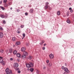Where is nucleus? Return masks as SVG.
Segmentation results:
<instances>
[{"label":"nucleus","instance_id":"obj_1","mask_svg":"<svg viewBox=\"0 0 74 74\" xmlns=\"http://www.w3.org/2000/svg\"><path fill=\"white\" fill-rule=\"evenodd\" d=\"M34 64L33 63L29 62V64H26V66L28 68H30V67H33Z\"/></svg>","mask_w":74,"mask_h":74},{"label":"nucleus","instance_id":"obj_2","mask_svg":"<svg viewBox=\"0 0 74 74\" xmlns=\"http://www.w3.org/2000/svg\"><path fill=\"white\" fill-rule=\"evenodd\" d=\"M5 71L6 74H12V71H11V70H9V69L8 68H7L6 69Z\"/></svg>","mask_w":74,"mask_h":74},{"label":"nucleus","instance_id":"obj_3","mask_svg":"<svg viewBox=\"0 0 74 74\" xmlns=\"http://www.w3.org/2000/svg\"><path fill=\"white\" fill-rule=\"evenodd\" d=\"M62 69H64L65 71V72H66V73H69V70H68V69L67 68L64 67V66H62Z\"/></svg>","mask_w":74,"mask_h":74},{"label":"nucleus","instance_id":"obj_4","mask_svg":"<svg viewBox=\"0 0 74 74\" xmlns=\"http://www.w3.org/2000/svg\"><path fill=\"white\" fill-rule=\"evenodd\" d=\"M21 58L23 59H25L26 58V56L24 55V54H23L21 55Z\"/></svg>","mask_w":74,"mask_h":74},{"label":"nucleus","instance_id":"obj_5","mask_svg":"<svg viewBox=\"0 0 74 74\" xmlns=\"http://www.w3.org/2000/svg\"><path fill=\"white\" fill-rule=\"evenodd\" d=\"M26 50V48L25 47H22L21 49V51L22 52H24Z\"/></svg>","mask_w":74,"mask_h":74},{"label":"nucleus","instance_id":"obj_6","mask_svg":"<svg viewBox=\"0 0 74 74\" xmlns=\"http://www.w3.org/2000/svg\"><path fill=\"white\" fill-rule=\"evenodd\" d=\"M46 4V5L45 6V10H46V9L47 8V7H48V4H49V3H48V2H47L46 3H45Z\"/></svg>","mask_w":74,"mask_h":74},{"label":"nucleus","instance_id":"obj_7","mask_svg":"<svg viewBox=\"0 0 74 74\" xmlns=\"http://www.w3.org/2000/svg\"><path fill=\"white\" fill-rule=\"evenodd\" d=\"M23 53V55H25L26 56H28V53L26 51H25Z\"/></svg>","mask_w":74,"mask_h":74},{"label":"nucleus","instance_id":"obj_8","mask_svg":"<svg viewBox=\"0 0 74 74\" xmlns=\"http://www.w3.org/2000/svg\"><path fill=\"white\" fill-rule=\"evenodd\" d=\"M0 16L2 18H5V16L4 14H1L0 15Z\"/></svg>","mask_w":74,"mask_h":74},{"label":"nucleus","instance_id":"obj_9","mask_svg":"<svg viewBox=\"0 0 74 74\" xmlns=\"http://www.w3.org/2000/svg\"><path fill=\"white\" fill-rule=\"evenodd\" d=\"M3 36H4L2 32L0 33V38H3Z\"/></svg>","mask_w":74,"mask_h":74},{"label":"nucleus","instance_id":"obj_10","mask_svg":"<svg viewBox=\"0 0 74 74\" xmlns=\"http://www.w3.org/2000/svg\"><path fill=\"white\" fill-rule=\"evenodd\" d=\"M3 61V57H0V63H2Z\"/></svg>","mask_w":74,"mask_h":74},{"label":"nucleus","instance_id":"obj_11","mask_svg":"<svg viewBox=\"0 0 74 74\" xmlns=\"http://www.w3.org/2000/svg\"><path fill=\"white\" fill-rule=\"evenodd\" d=\"M49 57L50 59H53L54 57L53 55V54H51L50 55Z\"/></svg>","mask_w":74,"mask_h":74},{"label":"nucleus","instance_id":"obj_12","mask_svg":"<svg viewBox=\"0 0 74 74\" xmlns=\"http://www.w3.org/2000/svg\"><path fill=\"white\" fill-rule=\"evenodd\" d=\"M20 44H21V42H17L16 43V45L17 46L18 45H20Z\"/></svg>","mask_w":74,"mask_h":74},{"label":"nucleus","instance_id":"obj_13","mask_svg":"<svg viewBox=\"0 0 74 74\" xmlns=\"http://www.w3.org/2000/svg\"><path fill=\"white\" fill-rule=\"evenodd\" d=\"M14 67H18V63H15L14 64Z\"/></svg>","mask_w":74,"mask_h":74},{"label":"nucleus","instance_id":"obj_14","mask_svg":"<svg viewBox=\"0 0 74 74\" xmlns=\"http://www.w3.org/2000/svg\"><path fill=\"white\" fill-rule=\"evenodd\" d=\"M16 38L15 37H14L12 38V40L13 41H15L16 40Z\"/></svg>","mask_w":74,"mask_h":74},{"label":"nucleus","instance_id":"obj_15","mask_svg":"<svg viewBox=\"0 0 74 74\" xmlns=\"http://www.w3.org/2000/svg\"><path fill=\"white\" fill-rule=\"evenodd\" d=\"M1 63V64H2V65H3V66H4L5 65V62L4 61H3V62H2Z\"/></svg>","mask_w":74,"mask_h":74},{"label":"nucleus","instance_id":"obj_16","mask_svg":"<svg viewBox=\"0 0 74 74\" xmlns=\"http://www.w3.org/2000/svg\"><path fill=\"white\" fill-rule=\"evenodd\" d=\"M47 8H48L49 10H51L52 9V8L50 7L49 6V5L47 6Z\"/></svg>","mask_w":74,"mask_h":74},{"label":"nucleus","instance_id":"obj_17","mask_svg":"<svg viewBox=\"0 0 74 74\" xmlns=\"http://www.w3.org/2000/svg\"><path fill=\"white\" fill-rule=\"evenodd\" d=\"M29 12H31V13H33V9H31L30 10Z\"/></svg>","mask_w":74,"mask_h":74},{"label":"nucleus","instance_id":"obj_18","mask_svg":"<svg viewBox=\"0 0 74 74\" xmlns=\"http://www.w3.org/2000/svg\"><path fill=\"white\" fill-rule=\"evenodd\" d=\"M16 56L17 57L19 58L21 56V54H20V53H17L16 54Z\"/></svg>","mask_w":74,"mask_h":74},{"label":"nucleus","instance_id":"obj_19","mask_svg":"<svg viewBox=\"0 0 74 74\" xmlns=\"http://www.w3.org/2000/svg\"><path fill=\"white\" fill-rule=\"evenodd\" d=\"M29 59H32V58H33V56H29Z\"/></svg>","mask_w":74,"mask_h":74},{"label":"nucleus","instance_id":"obj_20","mask_svg":"<svg viewBox=\"0 0 74 74\" xmlns=\"http://www.w3.org/2000/svg\"><path fill=\"white\" fill-rule=\"evenodd\" d=\"M9 5H8V4H5V7H8Z\"/></svg>","mask_w":74,"mask_h":74},{"label":"nucleus","instance_id":"obj_21","mask_svg":"<svg viewBox=\"0 0 74 74\" xmlns=\"http://www.w3.org/2000/svg\"><path fill=\"white\" fill-rule=\"evenodd\" d=\"M51 66H52V63H51V62H50L49 65V66L51 67Z\"/></svg>","mask_w":74,"mask_h":74},{"label":"nucleus","instance_id":"obj_22","mask_svg":"<svg viewBox=\"0 0 74 74\" xmlns=\"http://www.w3.org/2000/svg\"><path fill=\"white\" fill-rule=\"evenodd\" d=\"M57 14L58 15H60V11H58L57 12Z\"/></svg>","mask_w":74,"mask_h":74},{"label":"nucleus","instance_id":"obj_23","mask_svg":"<svg viewBox=\"0 0 74 74\" xmlns=\"http://www.w3.org/2000/svg\"><path fill=\"white\" fill-rule=\"evenodd\" d=\"M67 22L68 23H70V22H71V21H70L69 20H67Z\"/></svg>","mask_w":74,"mask_h":74},{"label":"nucleus","instance_id":"obj_24","mask_svg":"<svg viewBox=\"0 0 74 74\" xmlns=\"http://www.w3.org/2000/svg\"><path fill=\"white\" fill-rule=\"evenodd\" d=\"M0 8H1V9H2L3 10H4L5 9V8H4L2 6H0Z\"/></svg>","mask_w":74,"mask_h":74},{"label":"nucleus","instance_id":"obj_25","mask_svg":"<svg viewBox=\"0 0 74 74\" xmlns=\"http://www.w3.org/2000/svg\"><path fill=\"white\" fill-rule=\"evenodd\" d=\"M16 52H17V51H16V50H15L14 51V55H15V54H16Z\"/></svg>","mask_w":74,"mask_h":74},{"label":"nucleus","instance_id":"obj_26","mask_svg":"<svg viewBox=\"0 0 74 74\" xmlns=\"http://www.w3.org/2000/svg\"><path fill=\"white\" fill-rule=\"evenodd\" d=\"M12 49H9V52L10 53H12Z\"/></svg>","mask_w":74,"mask_h":74},{"label":"nucleus","instance_id":"obj_27","mask_svg":"<svg viewBox=\"0 0 74 74\" xmlns=\"http://www.w3.org/2000/svg\"><path fill=\"white\" fill-rule=\"evenodd\" d=\"M1 53H3V52H4V50L2 49H1L0 51Z\"/></svg>","mask_w":74,"mask_h":74},{"label":"nucleus","instance_id":"obj_28","mask_svg":"<svg viewBox=\"0 0 74 74\" xmlns=\"http://www.w3.org/2000/svg\"><path fill=\"white\" fill-rule=\"evenodd\" d=\"M6 23V22H5V20L3 21V24H5Z\"/></svg>","mask_w":74,"mask_h":74},{"label":"nucleus","instance_id":"obj_29","mask_svg":"<svg viewBox=\"0 0 74 74\" xmlns=\"http://www.w3.org/2000/svg\"><path fill=\"white\" fill-rule=\"evenodd\" d=\"M34 69L33 68L31 69H30V71H31V72H32V71H33Z\"/></svg>","mask_w":74,"mask_h":74},{"label":"nucleus","instance_id":"obj_30","mask_svg":"<svg viewBox=\"0 0 74 74\" xmlns=\"http://www.w3.org/2000/svg\"><path fill=\"white\" fill-rule=\"evenodd\" d=\"M0 29L1 30H2V31L3 30V28L1 27H0Z\"/></svg>","mask_w":74,"mask_h":74},{"label":"nucleus","instance_id":"obj_31","mask_svg":"<svg viewBox=\"0 0 74 74\" xmlns=\"http://www.w3.org/2000/svg\"><path fill=\"white\" fill-rule=\"evenodd\" d=\"M7 1V0H4L3 1V3H6Z\"/></svg>","mask_w":74,"mask_h":74},{"label":"nucleus","instance_id":"obj_32","mask_svg":"<svg viewBox=\"0 0 74 74\" xmlns=\"http://www.w3.org/2000/svg\"><path fill=\"white\" fill-rule=\"evenodd\" d=\"M23 38H24L25 37V34H23Z\"/></svg>","mask_w":74,"mask_h":74},{"label":"nucleus","instance_id":"obj_33","mask_svg":"<svg viewBox=\"0 0 74 74\" xmlns=\"http://www.w3.org/2000/svg\"><path fill=\"white\" fill-rule=\"evenodd\" d=\"M8 4V5H11V3L10 2Z\"/></svg>","mask_w":74,"mask_h":74},{"label":"nucleus","instance_id":"obj_34","mask_svg":"<svg viewBox=\"0 0 74 74\" xmlns=\"http://www.w3.org/2000/svg\"><path fill=\"white\" fill-rule=\"evenodd\" d=\"M36 73L37 74H39V71L38 70H37Z\"/></svg>","mask_w":74,"mask_h":74},{"label":"nucleus","instance_id":"obj_35","mask_svg":"<svg viewBox=\"0 0 74 74\" xmlns=\"http://www.w3.org/2000/svg\"><path fill=\"white\" fill-rule=\"evenodd\" d=\"M20 31H17V33H20Z\"/></svg>","mask_w":74,"mask_h":74},{"label":"nucleus","instance_id":"obj_36","mask_svg":"<svg viewBox=\"0 0 74 74\" xmlns=\"http://www.w3.org/2000/svg\"><path fill=\"white\" fill-rule=\"evenodd\" d=\"M16 11L17 12H19V11H20V10L19 9H17Z\"/></svg>","mask_w":74,"mask_h":74},{"label":"nucleus","instance_id":"obj_37","mask_svg":"<svg viewBox=\"0 0 74 74\" xmlns=\"http://www.w3.org/2000/svg\"><path fill=\"white\" fill-rule=\"evenodd\" d=\"M42 44H44V42H45V41H44V40H42Z\"/></svg>","mask_w":74,"mask_h":74},{"label":"nucleus","instance_id":"obj_38","mask_svg":"<svg viewBox=\"0 0 74 74\" xmlns=\"http://www.w3.org/2000/svg\"><path fill=\"white\" fill-rule=\"evenodd\" d=\"M67 16H69V12H67Z\"/></svg>","mask_w":74,"mask_h":74},{"label":"nucleus","instance_id":"obj_39","mask_svg":"<svg viewBox=\"0 0 74 74\" xmlns=\"http://www.w3.org/2000/svg\"><path fill=\"white\" fill-rule=\"evenodd\" d=\"M42 49L43 50H44V49H45V47H42Z\"/></svg>","mask_w":74,"mask_h":74},{"label":"nucleus","instance_id":"obj_40","mask_svg":"<svg viewBox=\"0 0 74 74\" xmlns=\"http://www.w3.org/2000/svg\"><path fill=\"white\" fill-rule=\"evenodd\" d=\"M25 15H28V13H27V12H26L25 13Z\"/></svg>","mask_w":74,"mask_h":74},{"label":"nucleus","instance_id":"obj_41","mask_svg":"<svg viewBox=\"0 0 74 74\" xmlns=\"http://www.w3.org/2000/svg\"><path fill=\"white\" fill-rule=\"evenodd\" d=\"M23 27H24V25H21V27H22V28H23Z\"/></svg>","mask_w":74,"mask_h":74},{"label":"nucleus","instance_id":"obj_42","mask_svg":"<svg viewBox=\"0 0 74 74\" xmlns=\"http://www.w3.org/2000/svg\"><path fill=\"white\" fill-rule=\"evenodd\" d=\"M46 62L47 63H49V60H47Z\"/></svg>","mask_w":74,"mask_h":74},{"label":"nucleus","instance_id":"obj_43","mask_svg":"<svg viewBox=\"0 0 74 74\" xmlns=\"http://www.w3.org/2000/svg\"><path fill=\"white\" fill-rule=\"evenodd\" d=\"M46 69V67L45 66H44L43 67V69L44 70L45 69Z\"/></svg>","mask_w":74,"mask_h":74},{"label":"nucleus","instance_id":"obj_44","mask_svg":"<svg viewBox=\"0 0 74 74\" xmlns=\"http://www.w3.org/2000/svg\"><path fill=\"white\" fill-rule=\"evenodd\" d=\"M18 73H21V71H18Z\"/></svg>","mask_w":74,"mask_h":74},{"label":"nucleus","instance_id":"obj_45","mask_svg":"<svg viewBox=\"0 0 74 74\" xmlns=\"http://www.w3.org/2000/svg\"><path fill=\"white\" fill-rule=\"evenodd\" d=\"M10 60H13V59L12 58H11L10 59Z\"/></svg>","mask_w":74,"mask_h":74},{"label":"nucleus","instance_id":"obj_46","mask_svg":"<svg viewBox=\"0 0 74 74\" xmlns=\"http://www.w3.org/2000/svg\"><path fill=\"white\" fill-rule=\"evenodd\" d=\"M73 12V10H71L70 11L71 12Z\"/></svg>","mask_w":74,"mask_h":74},{"label":"nucleus","instance_id":"obj_47","mask_svg":"<svg viewBox=\"0 0 74 74\" xmlns=\"http://www.w3.org/2000/svg\"><path fill=\"white\" fill-rule=\"evenodd\" d=\"M40 45H42V44H43L42 43H40Z\"/></svg>","mask_w":74,"mask_h":74},{"label":"nucleus","instance_id":"obj_48","mask_svg":"<svg viewBox=\"0 0 74 74\" xmlns=\"http://www.w3.org/2000/svg\"><path fill=\"white\" fill-rule=\"evenodd\" d=\"M71 9H72V8H69V10H71Z\"/></svg>","mask_w":74,"mask_h":74},{"label":"nucleus","instance_id":"obj_49","mask_svg":"<svg viewBox=\"0 0 74 74\" xmlns=\"http://www.w3.org/2000/svg\"><path fill=\"white\" fill-rule=\"evenodd\" d=\"M47 45V44H44L43 45H44V46H45V45Z\"/></svg>","mask_w":74,"mask_h":74},{"label":"nucleus","instance_id":"obj_50","mask_svg":"<svg viewBox=\"0 0 74 74\" xmlns=\"http://www.w3.org/2000/svg\"><path fill=\"white\" fill-rule=\"evenodd\" d=\"M1 3H2V1H0V4H1Z\"/></svg>","mask_w":74,"mask_h":74},{"label":"nucleus","instance_id":"obj_51","mask_svg":"<svg viewBox=\"0 0 74 74\" xmlns=\"http://www.w3.org/2000/svg\"><path fill=\"white\" fill-rule=\"evenodd\" d=\"M65 66H67V63H65Z\"/></svg>","mask_w":74,"mask_h":74},{"label":"nucleus","instance_id":"obj_52","mask_svg":"<svg viewBox=\"0 0 74 74\" xmlns=\"http://www.w3.org/2000/svg\"><path fill=\"white\" fill-rule=\"evenodd\" d=\"M10 10H12V8H10Z\"/></svg>","mask_w":74,"mask_h":74},{"label":"nucleus","instance_id":"obj_53","mask_svg":"<svg viewBox=\"0 0 74 74\" xmlns=\"http://www.w3.org/2000/svg\"><path fill=\"white\" fill-rule=\"evenodd\" d=\"M18 30H20V28H18Z\"/></svg>","mask_w":74,"mask_h":74},{"label":"nucleus","instance_id":"obj_54","mask_svg":"<svg viewBox=\"0 0 74 74\" xmlns=\"http://www.w3.org/2000/svg\"><path fill=\"white\" fill-rule=\"evenodd\" d=\"M28 33H29V32H28Z\"/></svg>","mask_w":74,"mask_h":74},{"label":"nucleus","instance_id":"obj_55","mask_svg":"<svg viewBox=\"0 0 74 74\" xmlns=\"http://www.w3.org/2000/svg\"><path fill=\"white\" fill-rule=\"evenodd\" d=\"M23 38H22V39H23Z\"/></svg>","mask_w":74,"mask_h":74}]
</instances>
